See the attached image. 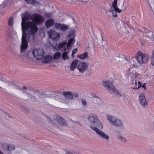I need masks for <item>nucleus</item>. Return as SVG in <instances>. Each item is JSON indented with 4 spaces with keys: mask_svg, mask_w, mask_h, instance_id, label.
<instances>
[{
    "mask_svg": "<svg viewBox=\"0 0 154 154\" xmlns=\"http://www.w3.org/2000/svg\"><path fill=\"white\" fill-rule=\"evenodd\" d=\"M93 100L94 101L96 100L97 101H99L100 100V98L96 97H94Z\"/></svg>",
    "mask_w": 154,
    "mask_h": 154,
    "instance_id": "35",
    "label": "nucleus"
},
{
    "mask_svg": "<svg viewBox=\"0 0 154 154\" xmlns=\"http://www.w3.org/2000/svg\"><path fill=\"white\" fill-rule=\"evenodd\" d=\"M75 31L74 29H72V30L69 35L68 36V37H70L72 36H75Z\"/></svg>",
    "mask_w": 154,
    "mask_h": 154,
    "instance_id": "30",
    "label": "nucleus"
},
{
    "mask_svg": "<svg viewBox=\"0 0 154 154\" xmlns=\"http://www.w3.org/2000/svg\"><path fill=\"white\" fill-rule=\"evenodd\" d=\"M77 49L75 48L74 49L72 50V56L73 57L74 56V55L77 52Z\"/></svg>",
    "mask_w": 154,
    "mask_h": 154,
    "instance_id": "34",
    "label": "nucleus"
},
{
    "mask_svg": "<svg viewBox=\"0 0 154 154\" xmlns=\"http://www.w3.org/2000/svg\"><path fill=\"white\" fill-rule=\"evenodd\" d=\"M82 104L83 105H84V106H85L86 105L87 103H86V101L85 100L82 99Z\"/></svg>",
    "mask_w": 154,
    "mask_h": 154,
    "instance_id": "36",
    "label": "nucleus"
},
{
    "mask_svg": "<svg viewBox=\"0 0 154 154\" xmlns=\"http://www.w3.org/2000/svg\"><path fill=\"white\" fill-rule=\"evenodd\" d=\"M2 147L4 149L9 151H12L15 149V146L14 145L2 143L1 144Z\"/></svg>",
    "mask_w": 154,
    "mask_h": 154,
    "instance_id": "13",
    "label": "nucleus"
},
{
    "mask_svg": "<svg viewBox=\"0 0 154 154\" xmlns=\"http://www.w3.org/2000/svg\"><path fill=\"white\" fill-rule=\"evenodd\" d=\"M103 85L105 88H108L109 91L111 92H114L118 94L119 96H120L121 95L119 93L117 90L112 85V83L109 81H103Z\"/></svg>",
    "mask_w": 154,
    "mask_h": 154,
    "instance_id": "4",
    "label": "nucleus"
},
{
    "mask_svg": "<svg viewBox=\"0 0 154 154\" xmlns=\"http://www.w3.org/2000/svg\"><path fill=\"white\" fill-rule=\"evenodd\" d=\"M0 80L1 81H3V82H6L5 79H2V78H0Z\"/></svg>",
    "mask_w": 154,
    "mask_h": 154,
    "instance_id": "41",
    "label": "nucleus"
},
{
    "mask_svg": "<svg viewBox=\"0 0 154 154\" xmlns=\"http://www.w3.org/2000/svg\"><path fill=\"white\" fill-rule=\"evenodd\" d=\"M135 88L136 89V87H137V80H136L135 82Z\"/></svg>",
    "mask_w": 154,
    "mask_h": 154,
    "instance_id": "40",
    "label": "nucleus"
},
{
    "mask_svg": "<svg viewBox=\"0 0 154 154\" xmlns=\"http://www.w3.org/2000/svg\"><path fill=\"white\" fill-rule=\"evenodd\" d=\"M123 61L125 62L124 63H128V64L131 66L134 67L135 66V62L134 60V59L132 58L129 61L128 60L126 57H123Z\"/></svg>",
    "mask_w": 154,
    "mask_h": 154,
    "instance_id": "17",
    "label": "nucleus"
},
{
    "mask_svg": "<svg viewBox=\"0 0 154 154\" xmlns=\"http://www.w3.org/2000/svg\"><path fill=\"white\" fill-rule=\"evenodd\" d=\"M144 89H145L146 88V84L145 83L143 84L141 86Z\"/></svg>",
    "mask_w": 154,
    "mask_h": 154,
    "instance_id": "39",
    "label": "nucleus"
},
{
    "mask_svg": "<svg viewBox=\"0 0 154 154\" xmlns=\"http://www.w3.org/2000/svg\"><path fill=\"white\" fill-rule=\"evenodd\" d=\"M151 61V64L154 66V50L152 51Z\"/></svg>",
    "mask_w": 154,
    "mask_h": 154,
    "instance_id": "28",
    "label": "nucleus"
},
{
    "mask_svg": "<svg viewBox=\"0 0 154 154\" xmlns=\"http://www.w3.org/2000/svg\"><path fill=\"white\" fill-rule=\"evenodd\" d=\"M54 23V20L53 19H49L46 20L45 22L47 28H49L53 26Z\"/></svg>",
    "mask_w": 154,
    "mask_h": 154,
    "instance_id": "19",
    "label": "nucleus"
},
{
    "mask_svg": "<svg viewBox=\"0 0 154 154\" xmlns=\"http://www.w3.org/2000/svg\"><path fill=\"white\" fill-rule=\"evenodd\" d=\"M25 1L27 4H33L35 2V0H25Z\"/></svg>",
    "mask_w": 154,
    "mask_h": 154,
    "instance_id": "31",
    "label": "nucleus"
},
{
    "mask_svg": "<svg viewBox=\"0 0 154 154\" xmlns=\"http://www.w3.org/2000/svg\"><path fill=\"white\" fill-rule=\"evenodd\" d=\"M88 54L87 52H85L83 54L77 55V57L81 60L85 59L88 57Z\"/></svg>",
    "mask_w": 154,
    "mask_h": 154,
    "instance_id": "24",
    "label": "nucleus"
},
{
    "mask_svg": "<svg viewBox=\"0 0 154 154\" xmlns=\"http://www.w3.org/2000/svg\"><path fill=\"white\" fill-rule=\"evenodd\" d=\"M117 0H114L112 3V7L113 9L112 14L113 16L114 17H117V13H120L121 12V10L117 7Z\"/></svg>",
    "mask_w": 154,
    "mask_h": 154,
    "instance_id": "9",
    "label": "nucleus"
},
{
    "mask_svg": "<svg viewBox=\"0 0 154 154\" xmlns=\"http://www.w3.org/2000/svg\"><path fill=\"white\" fill-rule=\"evenodd\" d=\"M21 16L22 34L20 46L21 54L26 58L31 59L33 57L37 60H41L45 54L43 50L34 49L31 53L26 50L28 46L27 41L30 43L33 42L35 33L38 30L36 25L29 20H31L36 24H40L44 22V18L41 15L36 13L30 16L27 13H25L22 14Z\"/></svg>",
    "mask_w": 154,
    "mask_h": 154,
    "instance_id": "1",
    "label": "nucleus"
},
{
    "mask_svg": "<svg viewBox=\"0 0 154 154\" xmlns=\"http://www.w3.org/2000/svg\"><path fill=\"white\" fill-rule=\"evenodd\" d=\"M74 39L72 38H71L68 41V44L67 45V49H69L70 47V46L72 45V43L74 42Z\"/></svg>",
    "mask_w": 154,
    "mask_h": 154,
    "instance_id": "26",
    "label": "nucleus"
},
{
    "mask_svg": "<svg viewBox=\"0 0 154 154\" xmlns=\"http://www.w3.org/2000/svg\"><path fill=\"white\" fill-rule=\"evenodd\" d=\"M137 87H136V89H138L140 88L141 86V83L140 81H138L137 80Z\"/></svg>",
    "mask_w": 154,
    "mask_h": 154,
    "instance_id": "33",
    "label": "nucleus"
},
{
    "mask_svg": "<svg viewBox=\"0 0 154 154\" xmlns=\"http://www.w3.org/2000/svg\"><path fill=\"white\" fill-rule=\"evenodd\" d=\"M54 28L56 29L65 31L68 29V26L64 24L56 23L54 25Z\"/></svg>",
    "mask_w": 154,
    "mask_h": 154,
    "instance_id": "12",
    "label": "nucleus"
},
{
    "mask_svg": "<svg viewBox=\"0 0 154 154\" xmlns=\"http://www.w3.org/2000/svg\"><path fill=\"white\" fill-rule=\"evenodd\" d=\"M69 52H64L62 54V59L64 60H69V57L68 56V54L69 53Z\"/></svg>",
    "mask_w": 154,
    "mask_h": 154,
    "instance_id": "23",
    "label": "nucleus"
},
{
    "mask_svg": "<svg viewBox=\"0 0 154 154\" xmlns=\"http://www.w3.org/2000/svg\"><path fill=\"white\" fill-rule=\"evenodd\" d=\"M150 33H151V34L152 33V32H150Z\"/></svg>",
    "mask_w": 154,
    "mask_h": 154,
    "instance_id": "43",
    "label": "nucleus"
},
{
    "mask_svg": "<svg viewBox=\"0 0 154 154\" xmlns=\"http://www.w3.org/2000/svg\"><path fill=\"white\" fill-rule=\"evenodd\" d=\"M101 130V129H99L98 128H97L94 131L97 135L100 136L102 139L106 140H108L109 139V136Z\"/></svg>",
    "mask_w": 154,
    "mask_h": 154,
    "instance_id": "11",
    "label": "nucleus"
},
{
    "mask_svg": "<svg viewBox=\"0 0 154 154\" xmlns=\"http://www.w3.org/2000/svg\"><path fill=\"white\" fill-rule=\"evenodd\" d=\"M89 64L86 62H80L77 65V68L79 72L84 73L88 69Z\"/></svg>",
    "mask_w": 154,
    "mask_h": 154,
    "instance_id": "7",
    "label": "nucleus"
},
{
    "mask_svg": "<svg viewBox=\"0 0 154 154\" xmlns=\"http://www.w3.org/2000/svg\"><path fill=\"white\" fill-rule=\"evenodd\" d=\"M107 120L109 121L110 123L113 125L116 118V117L112 115L107 114L106 116Z\"/></svg>",
    "mask_w": 154,
    "mask_h": 154,
    "instance_id": "15",
    "label": "nucleus"
},
{
    "mask_svg": "<svg viewBox=\"0 0 154 154\" xmlns=\"http://www.w3.org/2000/svg\"><path fill=\"white\" fill-rule=\"evenodd\" d=\"M48 35L50 38L54 40H57L60 38V33L56 32L53 29H51L48 31Z\"/></svg>",
    "mask_w": 154,
    "mask_h": 154,
    "instance_id": "8",
    "label": "nucleus"
},
{
    "mask_svg": "<svg viewBox=\"0 0 154 154\" xmlns=\"http://www.w3.org/2000/svg\"><path fill=\"white\" fill-rule=\"evenodd\" d=\"M89 125L90 128L94 131L98 128L101 130L103 129V125L102 123L98 119L96 115L91 114L90 115L88 118Z\"/></svg>",
    "mask_w": 154,
    "mask_h": 154,
    "instance_id": "2",
    "label": "nucleus"
},
{
    "mask_svg": "<svg viewBox=\"0 0 154 154\" xmlns=\"http://www.w3.org/2000/svg\"><path fill=\"white\" fill-rule=\"evenodd\" d=\"M113 125L118 127H124L123 121L117 118H116Z\"/></svg>",
    "mask_w": 154,
    "mask_h": 154,
    "instance_id": "16",
    "label": "nucleus"
},
{
    "mask_svg": "<svg viewBox=\"0 0 154 154\" xmlns=\"http://www.w3.org/2000/svg\"><path fill=\"white\" fill-rule=\"evenodd\" d=\"M53 59V57L51 55L48 54L43 57L41 61L43 63L50 62Z\"/></svg>",
    "mask_w": 154,
    "mask_h": 154,
    "instance_id": "14",
    "label": "nucleus"
},
{
    "mask_svg": "<svg viewBox=\"0 0 154 154\" xmlns=\"http://www.w3.org/2000/svg\"><path fill=\"white\" fill-rule=\"evenodd\" d=\"M66 42H63L60 44H58L56 43H54L52 45V49L54 51H55L63 48V50L66 51Z\"/></svg>",
    "mask_w": 154,
    "mask_h": 154,
    "instance_id": "6",
    "label": "nucleus"
},
{
    "mask_svg": "<svg viewBox=\"0 0 154 154\" xmlns=\"http://www.w3.org/2000/svg\"><path fill=\"white\" fill-rule=\"evenodd\" d=\"M63 95L67 99H71L72 98V95L70 92H63Z\"/></svg>",
    "mask_w": 154,
    "mask_h": 154,
    "instance_id": "22",
    "label": "nucleus"
},
{
    "mask_svg": "<svg viewBox=\"0 0 154 154\" xmlns=\"http://www.w3.org/2000/svg\"><path fill=\"white\" fill-rule=\"evenodd\" d=\"M22 89L23 91L26 92L27 91V89L25 87H23Z\"/></svg>",
    "mask_w": 154,
    "mask_h": 154,
    "instance_id": "38",
    "label": "nucleus"
},
{
    "mask_svg": "<svg viewBox=\"0 0 154 154\" xmlns=\"http://www.w3.org/2000/svg\"><path fill=\"white\" fill-rule=\"evenodd\" d=\"M138 100L140 104L143 106L146 107L148 106L147 100L143 94H140L139 96Z\"/></svg>",
    "mask_w": 154,
    "mask_h": 154,
    "instance_id": "10",
    "label": "nucleus"
},
{
    "mask_svg": "<svg viewBox=\"0 0 154 154\" xmlns=\"http://www.w3.org/2000/svg\"><path fill=\"white\" fill-rule=\"evenodd\" d=\"M135 58L137 63L140 65H142L146 63L149 59V56L147 54L139 51L135 55Z\"/></svg>",
    "mask_w": 154,
    "mask_h": 154,
    "instance_id": "3",
    "label": "nucleus"
},
{
    "mask_svg": "<svg viewBox=\"0 0 154 154\" xmlns=\"http://www.w3.org/2000/svg\"><path fill=\"white\" fill-rule=\"evenodd\" d=\"M78 63V60L76 59L73 60L70 65V69L71 71H74L76 68Z\"/></svg>",
    "mask_w": 154,
    "mask_h": 154,
    "instance_id": "21",
    "label": "nucleus"
},
{
    "mask_svg": "<svg viewBox=\"0 0 154 154\" xmlns=\"http://www.w3.org/2000/svg\"><path fill=\"white\" fill-rule=\"evenodd\" d=\"M13 0H5L4 2L0 5V9L5 7L10 6Z\"/></svg>",
    "mask_w": 154,
    "mask_h": 154,
    "instance_id": "18",
    "label": "nucleus"
},
{
    "mask_svg": "<svg viewBox=\"0 0 154 154\" xmlns=\"http://www.w3.org/2000/svg\"><path fill=\"white\" fill-rule=\"evenodd\" d=\"M4 113L5 114V115H7V114L6 113L4 112Z\"/></svg>",
    "mask_w": 154,
    "mask_h": 154,
    "instance_id": "42",
    "label": "nucleus"
},
{
    "mask_svg": "<svg viewBox=\"0 0 154 154\" xmlns=\"http://www.w3.org/2000/svg\"><path fill=\"white\" fill-rule=\"evenodd\" d=\"M75 153V152L74 151H68L66 153V154H74Z\"/></svg>",
    "mask_w": 154,
    "mask_h": 154,
    "instance_id": "37",
    "label": "nucleus"
},
{
    "mask_svg": "<svg viewBox=\"0 0 154 154\" xmlns=\"http://www.w3.org/2000/svg\"><path fill=\"white\" fill-rule=\"evenodd\" d=\"M127 75L131 79L137 80L140 78V75L133 69L129 68L127 72Z\"/></svg>",
    "mask_w": 154,
    "mask_h": 154,
    "instance_id": "5",
    "label": "nucleus"
},
{
    "mask_svg": "<svg viewBox=\"0 0 154 154\" xmlns=\"http://www.w3.org/2000/svg\"><path fill=\"white\" fill-rule=\"evenodd\" d=\"M118 139L119 140L121 141L122 142L124 143H126L127 142L126 139L125 138L122 136L119 137H118Z\"/></svg>",
    "mask_w": 154,
    "mask_h": 154,
    "instance_id": "27",
    "label": "nucleus"
},
{
    "mask_svg": "<svg viewBox=\"0 0 154 154\" xmlns=\"http://www.w3.org/2000/svg\"><path fill=\"white\" fill-rule=\"evenodd\" d=\"M13 24V20L12 18H11L8 21V25L10 26H12Z\"/></svg>",
    "mask_w": 154,
    "mask_h": 154,
    "instance_id": "32",
    "label": "nucleus"
},
{
    "mask_svg": "<svg viewBox=\"0 0 154 154\" xmlns=\"http://www.w3.org/2000/svg\"><path fill=\"white\" fill-rule=\"evenodd\" d=\"M61 54L60 53L57 52L54 54L53 56V59L54 60L57 59L61 56Z\"/></svg>",
    "mask_w": 154,
    "mask_h": 154,
    "instance_id": "25",
    "label": "nucleus"
},
{
    "mask_svg": "<svg viewBox=\"0 0 154 154\" xmlns=\"http://www.w3.org/2000/svg\"><path fill=\"white\" fill-rule=\"evenodd\" d=\"M53 119L58 122L62 123L63 125L64 124V120L59 115H54L53 116Z\"/></svg>",
    "mask_w": 154,
    "mask_h": 154,
    "instance_id": "20",
    "label": "nucleus"
},
{
    "mask_svg": "<svg viewBox=\"0 0 154 154\" xmlns=\"http://www.w3.org/2000/svg\"><path fill=\"white\" fill-rule=\"evenodd\" d=\"M52 15V13H51L45 12V16L48 18L51 17Z\"/></svg>",
    "mask_w": 154,
    "mask_h": 154,
    "instance_id": "29",
    "label": "nucleus"
}]
</instances>
